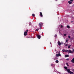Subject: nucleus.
Listing matches in <instances>:
<instances>
[{"label": "nucleus", "instance_id": "f257e3e1", "mask_svg": "<svg viewBox=\"0 0 74 74\" xmlns=\"http://www.w3.org/2000/svg\"><path fill=\"white\" fill-rule=\"evenodd\" d=\"M68 53H73V51L70 50H69L68 51Z\"/></svg>", "mask_w": 74, "mask_h": 74}, {"label": "nucleus", "instance_id": "f03ea898", "mask_svg": "<svg viewBox=\"0 0 74 74\" xmlns=\"http://www.w3.org/2000/svg\"><path fill=\"white\" fill-rule=\"evenodd\" d=\"M56 56L57 57H58V56H61V55L60 53H59L58 54H56Z\"/></svg>", "mask_w": 74, "mask_h": 74}, {"label": "nucleus", "instance_id": "7ed1b4c3", "mask_svg": "<svg viewBox=\"0 0 74 74\" xmlns=\"http://www.w3.org/2000/svg\"><path fill=\"white\" fill-rule=\"evenodd\" d=\"M39 26L40 27H42V22H40L39 24Z\"/></svg>", "mask_w": 74, "mask_h": 74}, {"label": "nucleus", "instance_id": "20e7f679", "mask_svg": "<svg viewBox=\"0 0 74 74\" xmlns=\"http://www.w3.org/2000/svg\"><path fill=\"white\" fill-rule=\"evenodd\" d=\"M58 44L59 46H60V45H61V43L60 42V41H58Z\"/></svg>", "mask_w": 74, "mask_h": 74}, {"label": "nucleus", "instance_id": "39448f33", "mask_svg": "<svg viewBox=\"0 0 74 74\" xmlns=\"http://www.w3.org/2000/svg\"><path fill=\"white\" fill-rule=\"evenodd\" d=\"M27 32H25L24 33V36H26V35H27Z\"/></svg>", "mask_w": 74, "mask_h": 74}, {"label": "nucleus", "instance_id": "423d86ee", "mask_svg": "<svg viewBox=\"0 0 74 74\" xmlns=\"http://www.w3.org/2000/svg\"><path fill=\"white\" fill-rule=\"evenodd\" d=\"M37 36L38 38L39 39H40L41 36H40V35H37Z\"/></svg>", "mask_w": 74, "mask_h": 74}, {"label": "nucleus", "instance_id": "0eeeda50", "mask_svg": "<svg viewBox=\"0 0 74 74\" xmlns=\"http://www.w3.org/2000/svg\"><path fill=\"white\" fill-rule=\"evenodd\" d=\"M40 15L41 17H42L43 16L42 15V12H40Z\"/></svg>", "mask_w": 74, "mask_h": 74}, {"label": "nucleus", "instance_id": "6e6552de", "mask_svg": "<svg viewBox=\"0 0 74 74\" xmlns=\"http://www.w3.org/2000/svg\"><path fill=\"white\" fill-rule=\"evenodd\" d=\"M67 71L69 73H70L71 72V71H70V70L69 69H67Z\"/></svg>", "mask_w": 74, "mask_h": 74}, {"label": "nucleus", "instance_id": "1a4fd4ad", "mask_svg": "<svg viewBox=\"0 0 74 74\" xmlns=\"http://www.w3.org/2000/svg\"><path fill=\"white\" fill-rule=\"evenodd\" d=\"M71 61L72 63H74V58H73L72 59V60H71Z\"/></svg>", "mask_w": 74, "mask_h": 74}, {"label": "nucleus", "instance_id": "9d476101", "mask_svg": "<svg viewBox=\"0 0 74 74\" xmlns=\"http://www.w3.org/2000/svg\"><path fill=\"white\" fill-rule=\"evenodd\" d=\"M68 3L70 4H72V2H71V1H68Z\"/></svg>", "mask_w": 74, "mask_h": 74}, {"label": "nucleus", "instance_id": "9b49d317", "mask_svg": "<svg viewBox=\"0 0 74 74\" xmlns=\"http://www.w3.org/2000/svg\"><path fill=\"white\" fill-rule=\"evenodd\" d=\"M64 68L65 69H66V70H68V69H67L68 68L67 67H66V66H64Z\"/></svg>", "mask_w": 74, "mask_h": 74}, {"label": "nucleus", "instance_id": "f8f14e48", "mask_svg": "<svg viewBox=\"0 0 74 74\" xmlns=\"http://www.w3.org/2000/svg\"><path fill=\"white\" fill-rule=\"evenodd\" d=\"M69 55H65V57L67 58V57H69Z\"/></svg>", "mask_w": 74, "mask_h": 74}, {"label": "nucleus", "instance_id": "ddd939ff", "mask_svg": "<svg viewBox=\"0 0 74 74\" xmlns=\"http://www.w3.org/2000/svg\"><path fill=\"white\" fill-rule=\"evenodd\" d=\"M56 62L57 63H59V61H58V60H57L56 61Z\"/></svg>", "mask_w": 74, "mask_h": 74}, {"label": "nucleus", "instance_id": "4468645a", "mask_svg": "<svg viewBox=\"0 0 74 74\" xmlns=\"http://www.w3.org/2000/svg\"><path fill=\"white\" fill-rule=\"evenodd\" d=\"M70 74H74V73H73V72H71V71L70 72Z\"/></svg>", "mask_w": 74, "mask_h": 74}, {"label": "nucleus", "instance_id": "2eb2a0df", "mask_svg": "<svg viewBox=\"0 0 74 74\" xmlns=\"http://www.w3.org/2000/svg\"><path fill=\"white\" fill-rule=\"evenodd\" d=\"M71 45H69V46H68V48H71Z\"/></svg>", "mask_w": 74, "mask_h": 74}, {"label": "nucleus", "instance_id": "dca6fc26", "mask_svg": "<svg viewBox=\"0 0 74 74\" xmlns=\"http://www.w3.org/2000/svg\"><path fill=\"white\" fill-rule=\"evenodd\" d=\"M29 26H31V25H32V23H29Z\"/></svg>", "mask_w": 74, "mask_h": 74}, {"label": "nucleus", "instance_id": "f3484780", "mask_svg": "<svg viewBox=\"0 0 74 74\" xmlns=\"http://www.w3.org/2000/svg\"><path fill=\"white\" fill-rule=\"evenodd\" d=\"M67 27L68 28V29H70V27L69 25L67 26Z\"/></svg>", "mask_w": 74, "mask_h": 74}, {"label": "nucleus", "instance_id": "a211bd4d", "mask_svg": "<svg viewBox=\"0 0 74 74\" xmlns=\"http://www.w3.org/2000/svg\"><path fill=\"white\" fill-rule=\"evenodd\" d=\"M62 51L63 52H65V50L64 49H63L62 50Z\"/></svg>", "mask_w": 74, "mask_h": 74}, {"label": "nucleus", "instance_id": "6ab92c4d", "mask_svg": "<svg viewBox=\"0 0 74 74\" xmlns=\"http://www.w3.org/2000/svg\"><path fill=\"white\" fill-rule=\"evenodd\" d=\"M32 16H33V17H34V16H35V15L34 14H32Z\"/></svg>", "mask_w": 74, "mask_h": 74}, {"label": "nucleus", "instance_id": "aec40b11", "mask_svg": "<svg viewBox=\"0 0 74 74\" xmlns=\"http://www.w3.org/2000/svg\"><path fill=\"white\" fill-rule=\"evenodd\" d=\"M66 42H69V40H66Z\"/></svg>", "mask_w": 74, "mask_h": 74}, {"label": "nucleus", "instance_id": "412c9836", "mask_svg": "<svg viewBox=\"0 0 74 74\" xmlns=\"http://www.w3.org/2000/svg\"><path fill=\"white\" fill-rule=\"evenodd\" d=\"M54 60H57V59H58V58H54Z\"/></svg>", "mask_w": 74, "mask_h": 74}, {"label": "nucleus", "instance_id": "4be33fe9", "mask_svg": "<svg viewBox=\"0 0 74 74\" xmlns=\"http://www.w3.org/2000/svg\"><path fill=\"white\" fill-rule=\"evenodd\" d=\"M66 64L67 66H69V64L68 63H66Z\"/></svg>", "mask_w": 74, "mask_h": 74}, {"label": "nucleus", "instance_id": "5701e85b", "mask_svg": "<svg viewBox=\"0 0 74 74\" xmlns=\"http://www.w3.org/2000/svg\"><path fill=\"white\" fill-rule=\"evenodd\" d=\"M38 31V29H36V32H37V31Z\"/></svg>", "mask_w": 74, "mask_h": 74}, {"label": "nucleus", "instance_id": "b1692460", "mask_svg": "<svg viewBox=\"0 0 74 74\" xmlns=\"http://www.w3.org/2000/svg\"><path fill=\"white\" fill-rule=\"evenodd\" d=\"M57 35L56 34V35H55L54 37H57Z\"/></svg>", "mask_w": 74, "mask_h": 74}, {"label": "nucleus", "instance_id": "393cba45", "mask_svg": "<svg viewBox=\"0 0 74 74\" xmlns=\"http://www.w3.org/2000/svg\"><path fill=\"white\" fill-rule=\"evenodd\" d=\"M71 1L73 2L74 1V0H70Z\"/></svg>", "mask_w": 74, "mask_h": 74}, {"label": "nucleus", "instance_id": "a878e982", "mask_svg": "<svg viewBox=\"0 0 74 74\" xmlns=\"http://www.w3.org/2000/svg\"><path fill=\"white\" fill-rule=\"evenodd\" d=\"M64 36H66V34H64Z\"/></svg>", "mask_w": 74, "mask_h": 74}, {"label": "nucleus", "instance_id": "bb28decb", "mask_svg": "<svg viewBox=\"0 0 74 74\" xmlns=\"http://www.w3.org/2000/svg\"><path fill=\"white\" fill-rule=\"evenodd\" d=\"M68 38H71V37L70 36H68Z\"/></svg>", "mask_w": 74, "mask_h": 74}, {"label": "nucleus", "instance_id": "cd10ccee", "mask_svg": "<svg viewBox=\"0 0 74 74\" xmlns=\"http://www.w3.org/2000/svg\"><path fill=\"white\" fill-rule=\"evenodd\" d=\"M68 51H68V50H66V51L65 50V52H68Z\"/></svg>", "mask_w": 74, "mask_h": 74}, {"label": "nucleus", "instance_id": "c85d7f7f", "mask_svg": "<svg viewBox=\"0 0 74 74\" xmlns=\"http://www.w3.org/2000/svg\"><path fill=\"white\" fill-rule=\"evenodd\" d=\"M66 60H69V59L68 58H67L66 59Z\"/></svg>", "mask_w": 74, "mask_h": 74}, {"label": "nucleus", "instance_id": "c756f323", "mask_svg": "<svg viewBox=\"0 0 74 74\" xmlns=\"http://www.w3.org/2000/svg\"><path fill=\"white\" fill-rule=\"evenodd\" d=\"M62 27H63V26H62V25H61V28H62Z\"/></svg>", "mask_w": 74, "mask_h": 74}, {"label": "nucleus", "instance_id": "7c9ffc66", "mask_svg": "<svg viewBox=\"0 0 74 74\" xmlns=\"http://www.w3.org/2000/svg\"><path fill=\"white\" fill-rule=\"evenodd\" d=\"M51 66H52V67L53 66V64H51Z\"/></svg>", "mask_w": 74, "mask_h": 74}, {"label": "nucleus", "instance_id": "2f4dec72", "mask_svg": "<svg viewBox=\"0 0 74 74\" xmlns=\"http://www.w3.org/2000/svg\"><path fill=\"white\" fill-rule=\"evenodd\" d=\"M67 45H68V44H66L65 45V46H67Z\"/></svg>", "mask_w": 74, "mask_h": 74}, {"label": "nucleus", "instance_id": "473e14b6", "mask_svg": "<svg viewBox=\"0 0 74 74\" xmlns=\"http://www.w3.org/2000/svg\"><path fill=\"white\" fill-rule=\"evenodd\" d=\"M26 32H28V30H27L26 31Z\"/></svg>", "mask_w": 74, "mask_h": 74}, {"label": "nucleus", "instance_id": "72a5a7b5", "mask_svg": "<svg viewBox=\"0 0 74 74\" xmlns=\"http://www.w3.org/2000/svg\"><path fill=\"white\" fill-rule=\"evenodd\" d=\"M71 22L72 23H73V21H71Z\"/></svg>", "mask_w": 74, "mask_h": 74}, {"label": "nucleus", "instance_id": "f704fd0d", "mask_svg": "<svg viewBox=\"0 0 74 74\" xmlns=\"http://www.w3.org/2000/svg\"><path fill=\"white\" fill-rule=\"evenodd\" d=\"M74 69L73 70V71H74Z\"/></svg>", "mask_w": 74, "mask_h": 74}, {"label": "nucleus", "instance_id": "c9c22d12", "mask_svg": "<svg viewBox=\"0 0 74 74\" xmlns=\"http://www.w3.org/2000/svg\"><path fill=\"white\" fill-rule=\"evenodd\" d=\"M56 1H57L58 0H55Z\"/></svg>", "mask_w": 74, "mask_h": 74}, {"label": "nucleus", "instance_id": "e433bc0d", "mask_svg": "<svg viewBox=\"0 0 74 74\" xmlns=\"http://www.w3.org/2000/svg\"><path fill=\"white\" fill-rule=\"evenodd\" d=\"M73 51H74V49H73Z\"/></svg>", "mask_w": 74, "mask_h": 74}]
</instances>
